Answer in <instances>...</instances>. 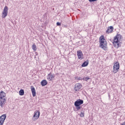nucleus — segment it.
Segmentation results:
<instances>
[{
    "mask_svg": "<svg viewBox=\"0 0 125 125\" xmlns=\"http://www.w3.org/2000/svg\"><path fill=\"white\" fill-rule=\"evenodd\" d=\"M123 39V37L120 34H117L114 38L113 42V45L116 48H119L121 46V41Z\"/></svg>",
    "mask_w": 125,
    "mask_h": 125,
    "instance_id": "1",
    "label": "nucleus"
},
{
    "mask_svg": "<svg viewBox=\"0 0 125 125\" xmlns=\"http://www.w3.org/2000/svg\"><path fill=\"white\" fill-rule=\"evenodd\" d=\"M100 47L103 48V49H106L107 48V42L105 40V37L104 36L102 35L100 38Z\"/></svg>",
    "mask_w": 125,
    "mask_h": 125,
    "instance_id": "2",
    "label": "nucleus"
},
{
    "mask_svg": "<svg viewBox=\"0 0 125 125\" xmlns=\"http://www.w3.org/2000/svg\"><path fill=\"white\" fill-rule=\"evenodd\" d=\"M119 70H120V63L118 62L114 63L113 65V70H112V72L113 73V74H116V73H118Z\"/></svg>",
    "mask_w": 125,
    "mask_h": 125,
    "instance_id": "3",
    "label": "nucleus"
},
{
    "mask_svg": "<svg viewBox=\"0 0 125 125\" xmlns=\"http://www.w3.org/2000/svg\"><path fill=\"white\" fill-rule=\"evenodd\" d=\"M40 118V111L39 110H36L34 112V115L32 117L33 122H36Z\"/></svg>",
    "mask_w": 125,
    "mask_h": 125,
    "instance_id": "4",
    "label": "nucleus"
},
{
    "mask_svg": "<svg viewBox=\"0 0 125 125\" xmlns=\"http://www.w3.org/2000/svg\"><path fill=\"white\" fill-rule=\"evenodd\" d=\"M8 13V7L5 6L2 12V18H5V17L7 16Z\"/></svg>",
    "mask_w": 125,
    "mask_h": 125,
    "instance_id": "5",
    "label": "nucleus"
},
{
    "mask_svg": "<svg viewBox=\"0 0 125 125\" xmlns=\"http://www.w3.org/2000/svg\"><path fill=\"white\" fill-rule=\"evenodd\" d=\"M83 85H82V84L80 83H77L75 84L74 89V90H75V91H80Z\"/></svg>",
    "mask_w": 125,
    "mask_h": 125,
    "instance_id": "6",
    "label": "nucleus"
},
{
    "mask_svg": "<svg viewBox=\"0 0 125 125\" xmlns=\"http://www.w3.org/2000/svg\"><path fill=\"white\" fill-rule=\"evenodd\" d=\"M77 56L78 57V59L80 60H83V54L82 50H79L77 51Z\"/></svg>",
    "mask_w": 125,
    "mask_h": 125,
    "instance_id": "7",
    "label": "nucleus"
},
{
    "mask_svg": "<svg viewBox=\"0 0 125 125\" xmlns=\"http://www.w3.org/2000/svg\"><path fill=\"white\" fill-rule=\"evenodd\" d=\"M83 104V101L81 99L77 100L74 103V105L76 107H79V106Z\"/></svg>",
    "mask_w": 125,
    "mask_h": 125,
    "instance_id": "8",
    "label": "nucleus"
},
{
    "mask_svg": "<svg viewBox=\"0 0 125 125\" xmlns=\"http://www.w3.org/2000/svg\"><path fill=\"white\" fill-rule=\"evenodd\" d=\"M5 119H6V114H3L0 117V125H3Z\"/></svg>",
    "mask_w": 125,
    "mask_h": 125,
    "instance_id": "9",
    "label": "nucleus"
},
{
    "mask_svg": "<svg viewBox=\"0 0 125 125\" xmlns=\"http://www.w3.org/2000/svg\"><path fill=\"white\" fill-rule=\"evenodd\" d=\"M55 77V75H54V74L52 75L51 72H50L47 76V80H48V81L50 82L52 81V80H53V79H54Z\"/></svg>",
    "mask_w": 125,
    "mask_h": 125,
    "instance_id": "10",
    "label": "nucleus"
},
{
    "mask_svg": "<svg viewBox=\"0 0 125 125\" xmlns=\"http://www.w3.org/2000/svg\"><path fill=\"white\" fill-rule=\"evenodd\" d=\"M5 103H6V99H0V106L1 108L4 107Z\"/></svg>",
    "mask_w": 125,
    "mask_h": 125,
    "instance_id": "11",
    "label": "nucleus"
},
{
    "mask_svg": "<svg viewBox=\"0 0 125 125\" xmlns=\"http://www.w3.org/2000/svg\"><path fill=\"white\" fill-rule=\"evenodd\" d=\"M31 90L32 93V95L33 97H35L36 96V89H35V87L34 86H31Z\"/></svg>",
    "mask_w": 125,
    "mask_h": 125,
    "instance_id": "12",
    "label": "nucleus"
},
{
    "mask_svg": "<svg viewBox=\"0 0 125 125\" xmlns=\"http://www.w3.org/2000/svg\"><path fill=\"white\" fill-rule=\"evenodd\" d=\"M5 96H6V94H5V93H4V92L1 91L0 93V99H6Z\"/></svg>",
    "mask_w": 125,
    "mask_h": 125,
    "instance_id": "13",
    "label": "nucleus"
},
{
    "mask_svg": "<svg viewBox=\"0 0 125 125\" xmlns=\"http://www.w3.org/2000/svg\"><path fill=\"white\" fill-rule=\"evenodd\" d=\"M113 30H114V27L113 26H110L109 27H108V28L106 30V33H107V34H109V33H112Z\"/></svg>",
    "mask_w": 125,
    "mask_h": 125,
    "instance_id": "14",
    "label": "nucleus"
},
{
    "mask_svg": "<svg viewBox=\"0 0 125 125\" xmlns=\"http://www.w3.org/2000/svg\"><path fill=\"white\" fill-rule=\"evenodd\" d=\"M47 84V81L46 80H43L41 82V85L42 86H44Z\"/></svg>",
    "mask_w": 125,
    "mask_h": 125,
    "instance_id": "15",
    "label": "nucleus"
},
{
    "mask_svg": "<svg viewBox=\"0 0 125 125\" xmlns=\"http://www.w3.org/2000/svg\"><path fill=\"white\" fill-rule=\"evenodd\" d=\"M88 65V62H84L82 64V67H86Z\"/></svg>",
    "mask_w": 125,
    "mask_h": 125,
    "instance_id": "16",
    "label": "nucleus"
},
{
    "mask_svg": "<svg viewBox=\"0 0 125 125\" xmlns=\"http://www.w3.org/2000/svg\"><path fill=\"white\" fill-rule=\"evenodd\" d=\"M82 80H83V81H85L86 82H87L88 80H90V78H89V77H86L83 78Z\"/></svg>",
    "mask_w": 125,
    "mask_h": 125,
    "instance_id": "17",
    "label": "nucleus"
},
{
    "mask_svg": "<svg viewBox=\"0 0 125 125\" xmlns=\"http://www.w3.org/2000/svg\"><path fill=\"white\" fill-rule=\"evenodd\" d=\"M32 49L35 51L37 50V45H36V44H34L33 45H32Z\"/></svg>",
    "mask_w": 125,
    "mask_h": 125,
    "instance_id": "18",
    "label": "nucleus"
},
{
    "mask_svg": "<svg viewBox=\"0 0 125 125\" xmlns=\"http://www.w3.org/2000/svg\"><path fill=\"white\" fill-rule=\"evenodd\" d=\"M75 80H78V81H82L83 80V78H82V77H75Z\"/></svg>",
    "mask_w": 125,
    "mask_h": 125,
    "instance_id": "19",
    "label": "nucleus"
},
{
    "mask_svg": "<svg viewBox=\"0 0 125 125\" xmlns=\"http://www.w3.org/2000/svg\"><path fill=\"white\" fill-rule=\"evenodd\" d=\"M24 93V90L23 89H21L20 91H19L20 95H23Z\"/></svg>",
    "mask_w": 125,
    "mask_h": 125,
    "instance_id": "20",
    "label": "nucleus"
},
{
    "mask_svg": "<svg viewBox=\"0 0 125 125\" xmlns=\"http://www.w3.org/2000/svg\"><path fill=\"white\" fill-rule=\"evenodd\" d=\"M80 116V117H81V118H83V117H84V113L83 112H81Z\"/></svg>",
    "mask_w": 125,
    "mask_h": 125,
    "instance_id": "21",
    "label": "nucleus"
},
{
    "mask_svg": "<svg viewBox=\"0 0 125 125\" xmlns=\"http://www.w3.org/2000/svg\"><path fill=\"white\" fill-rule=\"evenodd\" d=\"M76 109L78 111H79V110H80V109H81V106H76Z\"/></svg>",
    "mask_w": 125,
    "mask_h": 125,
    "instance_id": "22",
    "label": "nucleus"
},
{
    "mask_svg": "<svg viewBox=\"0 0 125 125\" xmlns=\"http://www.w3.org/2000/svg\"><path fill=\"white\" fill-rule=\"evenodd\" d=\"M57 26H61V23L58 22H57Z\"/></svg>",
    "mask_w": 125,
    "mask_h": 125,
    "instance_id": "23",
    "label": "nucleus"
},
{
    "mask_svg": "<svg viewBox=\"0 0 125 125\" xmlns=\"http://www.w3.org/2000/svg\"><path fill=\"white\" fill-rule=\"evenodd\" d=\"M90 2H92V1H96L97 0H88Z\"/></svg>",
    "mask_w": 125,
    "mask_h": 125,
    "instance_id": "24",
    "label": "nucleus"
}]
</instances>
